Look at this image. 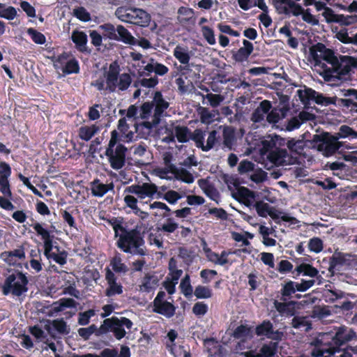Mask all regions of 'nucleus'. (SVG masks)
<instances>
[{
  "label": "nucleus",
  "mask_w": 357,
  "mask_h": 357,
  "mask_svg": "<svg viewBox=\"0 0 357 357\" xmlns=\"http://www.w3.org/2000/svg\"><path fill=\"white\" fill-rule=\"evenodd\" d=\"M132 326V321L126 317H111L110 318L105 319L99 328L92 324L87 328H79L77 332L78 335H79L84 340H88L93 334L96 337H101L111 331L113 332L117 340H121L125 337L126 335L124 327L130 330Z\"/></svg>",
  "instance_id": "1"
},
{
  "label": "nucleus",
  "mask_w": 357,
  "mask_h": 357,
  "mask_svg": "<svg viewBox=\"0 0 357 357\" xmlns=\"http://www.w3.org/2000/svg\"><path fill=\"white\" fill-rule=\"evenodd\" d=\"M356 337V331L347 326H340L334 335L323 333L313 340L311 355L313 357H323L324 350L328 351L330 347H342Z\"/></svg>",
  "instance_id": "2"
},
{
  "label": "nucleus",
  "mask_w": 357,
  "mask_h": 357,
  "mask_svg": "<svg viewBox=\"0 0 357 357\" xmlns=\"http://www.w3.org/2000/svg\"><path fill=\"white\" fill-rule=\"evenodd\" d=\"M120 71V66L116 61L110 63L109 70L104 73V78L96 79L92 82V86L99 91H126L132 84V77L128 73L121 74Z\"/></svg>",
  "instance_id": "3"
},
{
  "label": "nucleus",
  "mask_w": 357,
  "mask_h": 357,
  "mask_svg": "<svg viewBox=\"0 0 357 357\" xmlns=\"http://www.w3.org/2000/svg\"><path fill=\"white\" fill-rule=\"evenodd\" d=\"M3 275L5 279L1 284V289L4 296L11 294L20 298L26 294L29 284L26 274L16 268H7Z\"/></svg>",
  "instance_id": "4"
},
{
  "label": "nucleus",
  "mask_w": 357,
  "mask_h": 357,
  "mask_svg": "<svg viewBox=\"0 0 357 357\" xmlns=\"http://www.w3.org/2000/svg\"><path fill=\"white\" fill-rule=\"evenodd\" d=\"M33 230L38 236L43 240L44 255L48 260H52L61 266L66 264L68 252L58 245H54V236L45 229L39 222L32 225Z\"/></svg>",
  "instance_id": "5"
},
{
  "label": "nucleus",
  "mask_w": 357,
  "mask_h": 357,
  "mask_svg": "<svg viewBox=\"0 0 357 357\" xmlns=\"http://www.w3.org/2000/svg\"><path fill=\"white\" fill-rule=\"evenodd\" d=\"M357 68V59L351 56L340 55L336 59V62L331 63L324 70V77L327 81H331L333 78L346 80L350 77L352 68Z\"/></svg>",
  "instance_id": "6"
},
{
  "label": "nucleus",
  "mask_w": 357,
  "mask_h": 357,
  "mask_svg": "<svg viewBox=\"0 0 357 357\" xmlns=\"http://www.w3.org/2000/svg\"><path fill=\"white\" fill-rule=\"evenodd\" d=\"M119 240L116 245L118 248L125 253L132 255H139L143 256L145 255L144 250L140 248L144 245V239L142 234L137 229L131 230H125L119 234Z\"/></svg>",
  "instance_id": "7"
},
{
  "label": "nucleus",
  "mask_w": 357,
  "mask_h": 357,
  "mask_svg": "<svg viewBox=\"0 0 357 357\" xmlns=\"http://www.w3.org/2000/svg\"><path fill=\"white\" fill-rule=\"evenodd\" d=\"M115 15L122 22L142 27H147L151 22V15L146 10L134 7L117 8Z\"/></svg>",
  "instance_id": "8"
},
{
  "label": "nucleus",
  "mask_w": 357,
  "mask_h": 357,
  "mask_svg": "<svg viewBox=\"0 0 357 357\" xmlns=\"http://www.w3.org/2000/svg\"><path fill=\"white\" fill-rule=\"evenodd\" d=\"M313 147L317 149L325 157L333 155L341 147L339 137H336L328 132L315 134L312 138Z\"/></svg>",
  "instance_id": "9"
},
{
  "label": "nucleus",
  "mask_w": 357,
  "mask_h": 357,
  "mask_svg": "<svg viewBox=\"0 0 357 357\" xmlns=\"http://www.w3.org/2000/svg\"><path fill=\"white\" fill-rule=\"evenodd\" d=\"M310 54L314 61V66L322 68L323 73L334 62H336V59L334 50L329 49L323 43H317L310 48Z\"/></svg>",
  "instance_id": "10"
},
{
  "label": "nucleus",
  "mask_w": 357,
  "mask_h": 357,
  "mask_svg": "<svg viewBox=\"0 0 357 357\" xmlns=\"http://www.w3.org/2000/svg\"><path fill=\"white\" fill-rule=\"evenodd\" d=\"M270 162L276 167L298 164V157L289 152L287 149L275 148L267 155Z\"/></svg>",
  "instance_id": "11"
},
{
  "label": "nucleus",
  "mask_w": 357,
  "mask_h": 357,
  "mask_svg": "<svg viewBox=\"0 0 357 357\" xmlns=\"http://www.w3.org/2000/svg\"><path fill=\"white\" fill-rule=\"evenodd\" d=\"M127 149L124 144H117L114 148H106L105 155L108 158L111 168L119 170L126 164Z\"/></svg>",
  "instance_id": "12"
},
{
  "label": "nucleus",
  "mask_w": 357,
  "mask_h": 357,
  "mask_svg": "<svg viewBox=\"0 0 357 357\" xmlns=\"http://www.w3.org/2000/svg\"><path fill=\"white\" fill-rule=\"evenodd\" d=\"M272 4L279 15L298 16L306 10L294 0H272Z\"/></svg>",
  "instance_id": "13"
},
{
  "label": "nucleus",
  "mask_w": 357,
  "mask_h": 357,
  "mask_svg": "<svg viewBox=\"0 0 357 357\" xmlns=\"http://www.w3.org/2000/svg\"><path fill=\"white\" fill-rule=\"evenodd\" d=\"M27 242L17 245L16 248L4 251L0 254V259L10 266H15L20 261L26 259V245Z\"/></svg>",
  "instance_id": "14"
},
{
  "label": "nucleus",
  "mask_w": 357,
  "mask_h": 357,
  "mask_svg": "<svg viewBox=\"0 0 357 357\" xmlns=\"http://www.w3.org/2000/svg\"><path fill=\"white\" fill-rule=\"evenodd\" d=\"M340 96L341 110L357 113V89L341 90Z\"/></svg>",
  "instance_id": "15"
},
{
  "label": "nucleus",
  "mask_w": 357,
  "mask_h": 357,
  "mask_svg": "<svg viewBox=\"0 0 357 357\" xmlns=\"http://www.w3.org/2000/svg\"><path fill=\"white\" fill-rule=\"evenodd\" d=\"M105 280L107 281L109 287L106 288L105 295L112 297L116 294H121L123 287L121 284L116 282L115 273L109 268L105 270Z\"/></svg>",
  "instance_id": "16"
},
{
  "label": "nucleus",
  "mask_w": 357,
  "mask_h": 357,
  "mask_svg": "<svg viewBox=\"0 0 357 357\" xmlns=\"http://www.w3.org/2000/svg\"><path fill=\"white\" fill-rule=\"evenodd\" d=\"M242 43L243 46L232 54L233 60L240 63L247 61L254 50L253 44L248 40L243 39Z\"/></svg>",
  "instance_id": "17"
},
{
  "label": "nucleus",
  "mask_w": 357,
  "mask_h": 357,
  "mask_svg": "<svg viewBox=\"0 0 357 357\" xmlns=\"http://www.w3.org/2000/svg\"><path fill=\"white\" fill-rule=\"evenodd\" d=\"M154 106V114L158 116H163L164 112L169 107L168 101L165 100L160 91H155L153 94V101H150Z\"/></svg>",
  "instance_id": "18"
},
{
  "label": "nucleus",
  "mask_w": 357,
  "mask_h": 357,
  "mask_svg": "<svg viewBox=\"0 0 357 357\" xmlns=\"http://www.w3.org/2000/svg\"><path fill=\"white\" fill-rule=\"evenodd\" d=\"M181 74V77H183L186 79L190 78L195 79L199 77V73L200 71V66L190 63L187 64H183L177 67Z\"/></svg>",
  "instance_id": "19"
},
{
  "label": "nucleus",
  "mask_w": 357,
  "mask_h": 357,
  "mask_svg": "<svg viewBox=\"0 0 357 357\" xmlns=\"http://www.w3.org/2000/svg\"><path fill=\"white\" fill-rule=\"evenodd\" d=\"M283 142H280L279 144H286L287 149L290 151L291 153L296 156H300L303 154L305 147L306 146V142L303 139H281Z\"/></svg>",
  "instance_id": "20"
},
{
  "label": "nucleus",
  "mask_w": 357,
  "mask_h": 357,
  "mask_svg": "<svg viewBox=\"0 0 357 357\" xmlns=\"http://www.w3.org/2000/svg\"><path fill=\"white\" fill-rule=\"evenodd\" d=\"M71 40L78 51L82 53L89 52L87 48L88 38L85 32L75 30L72 32Z\"/></svg>",
  "instance_id": "21"
},
{
  "label": "nucleus",
  "mask_w": 357,
  "mask_h": 357,
  "mask_svg": "<svg viewBox=\"0 0 357 357\" xmlns=\"http://www.w3.org/2000/svg\"><path fill=\"white\" fill-rule=\"evenodd\" d=\"M159 278L155 273H145L139 284V290L143 292L149 293L158 286Z\"/></svg>",
  "instance_id": "22"
},
{
  "label": "nucleus",
  "mask_w": 357,
  "mask_h": 357,
  "mask_svg": "<svg viewBox=\"0 0 357 357\" xmlns=\"http://www.w3.org/2000/svg\"><path fill=\"white\" fill-rule=\"evenodd\" d=\"M153 312L165 317L171 318L176 313V307L173 303L168 301L153 303Z\"/></svg>",
  "instance_id": "23"
},
{
  "label": "nucleus",
  "mask_w": 357,
  "mask_h": 357,
  "mask_svg": "<svg viewBox=\"0 0 357 357\" xmlns=\"http://www.w3.org/2000/svg\"><path fill=\"white\" fill-rule=\"evenodd\" d=\"M116 41H121L128 45H135L137 39L132 36V33L128 31L124 26L119 24L116 26Z\"/></svg>",
  "instance_id": "24"
},
{
  "label": "nucleus",
  "mask_w": 357,
  "mask_h": 357,
  "mask_svg": "<svg viewBox=\"0 0 357 357\" xmlns=\"http://www.w3.org/2000/svg\"><path fill=\"white\" fill-rule=\"evenodd\" d=\"M91 193L94 197H102L110 190L114 188V183L104 184L98 178L94 179L91 183Z\"/></svg>",
  "instance_id": "25"
},
{
  "label": "nucleus",
  "mask_w": 357,
  "mask_h": 357,
  "mask_svg": "<svg viewBox=\"0 0 357 357\" xmlns=\"http://www.w3.org/2000/svg\"><path fill=\"white\" fill-rule=\"evenodd\" d=\"M340 97L335 96H326L323 93H318L317 98H315V103L324 107H328L331 105L335 106L341 109V104L340 102Z\"/></svg>",
  "instance_id": "26"
},
{
  "label": "nucleus",
  "mask_w": 357,
  "mask_h": 357,
  "mask_svg": "<svg viewBox=\"0 0 357 357\" xmlns=\"http://www.w3.org/2000/svg\"><path fill=\"white\" fill-rule=\"evenodd\" d=\"M99 127L96 124L82 126L78 129V137L84 141H89L99 131Z\"/></svg>",
  "instance_id": "27"
},
{
  "label": "nucleus",
  "mask_w": 357,
  "mask_h": 357,
  "mask_svg": "<svg viewBox=\"0 0 357 357\" xmlns=\"http://www.w3.org/2000/svg\"><path fill=\"white\" fill-rule=\"evenodd\" d=\"M346 260L344 253L335 252L329 259V271L334 273L335 270L345 264Z\"/></svg>",
  "instance_id": "28"
},
{
  "label": "nucleus",
  "mask_w": 357,
  "mask_h": 357,
  "mask_svg": "<svg viewBox=\"0 0 357 357\" xmlns=\"http://www.w3.org/2000/svg\"><path fill=\"white\" fill-rule=\"evenodd\" d=\"M158 187L152 183H143L139 186L138 198L153 197L155 194L158 195Z\"/></svg>",
  "instance_id": "29"
},
{
  "label": "nucleus",
  "mask_w": 357,
  "mask_h": 357,
  "mask_svg": "<svg viewBox=\"0 0 357 357\" xmlns=\"http://www.w3.org/2000/svg\"><path fill=\"white\" fill-rule=\"evenodd\" d=\"M274 307L277 312H280V314H286L287 316H293L295 314V309L294 308V302H289L285 303V301L282 303H280L278 301H275Z\"/></svg>",
  "instance_id": "30"
},
{
  "label": "nucleus",
  "mask_w": 357,
  "mask_h": 357,
  "mask_svg": "<svg viewBox=\"0 0 357 357\" xmlns=\"http://www.w3.org/2000/svg\"><path fill=\"white\" fill-rule=\"evenodd\" d=\"M175 137L180 143H186L190 140L192 132L185 126H176L174 128Z\"/></svg>",
  "instance_id": "31"
},
{
  "label": "nucleus",
  "mask_w": 357,
  "mask_h": 357,
  "mask_svg": "<svg viewBox=\"0 0 357 357\" xmlns=\"http://www.w3.org/2000/svg\"><path fill=\"white\" fill-rule=\"evenodd\" d=\"M232 337L236 340L245 339L248 337L252 338L253 337L252 327L243 324L236 326L235 330L233 331Z\"/></svg>",
  "instance_id": "32"
},
{
  "label": "nucleus",
  "mask_w": 357,
  "mask_h": 357,
  "mask_svg": "<svg viewBox=\"0 0 357 357\" xmlns=\"http://www.w3.org/2000/svg\"><path fill=\"white\" fill-rule=\"evenodd\" d=\"M174 56L183 65L189 63L190 61V54L187 47L180 45H176L174 50Z\"/></svg>",
  "instance_id": "33"
},
{
  "label": "nucleus",
  "mask_w": 357,
  "mask_h": 357,
  "mask_svg": "<svg viewBox=\"0 0 357 357\" xmlns=\"http://www.w3.org/2000/svg\"><path fill=\"white\" fill-rule=\"evenodd\" d=\"M110 266L112 269L116 273L126 274L128 271L126 264L122 262L120 254H116L112 258Z\"/></svg>",
  "instance_id": "34"
},
{
  "label": "nucleus",
  "mask_w": 357,
  "mask_h": 357,
  "mask_svg": "<svg viewBox=\"0 0 357 357\" xmlns=\"http://www.w3.org/2000/svg\"><path fill=\"white\" fill-rule=\"evenodd\" d=\"M318 93L319 92L311 88H307L304 90H298L297 96L303 104H307L310 101L315 100V98L317 96Z\"/></svg>",
  "instance_id": "35"
},
{
  "label": "nucleus",
  "mask_w": 357,
  "mask_h": 357,
  "mask_svg": "<svg viewBox=\"0 0 357 357\" xmlns=\"http://www.w3.org/2000/svg\"><path fill=\"white\" fill-rule=\"evenodd\" d=\"M278 350V342L271 341L262 345L259 353L263 357H274Z\"/></svg>",
  "instance_id": "36"
},
{
  "label": "nucleus",
  "mask_w": 357,
  "mask_h": 357,
  "mask_svg": "<svg viewBox=\"0 0 357 357\" xmlns=\"http://www.w3.org/2000/svg\"><path fill=\"white\" fill-rule=\"evenodd\" d=\"M346 295L351 296L352 298H354V296H351V294H346L340 289L327 290L325 291L324 296L326 302L333 303L340 298H345Z\"/></svg>",
  "instance_id": "37"
},
{
  "label": "nucleus",
  "mask_w": 357,
  "mask_h": 357,
  "mask_svg": "<svg viewBox=\"0 0 357 357\" xmlns=\"http://www.w3.org/2000/svg\"><path fill=\"white\" fill-rule=\"evenodd\" d=\"M291 326L296 329L304 328V331L312 329V323L306 317H294L291 320Z\"/></svg>",
  "instance_id": "38"
},
{
  "label": "nucleus",
  "mask_w": 357,
  "mask_h": 357,
  "mask_svg": "<svg viewBox=\"0 0 357 357\" xmlns=\"http://www.w3.org/2000/svg\"><path fill=\"white\" fill-rule=\"evenodd\" d=\"M234 141L235 130L231 126H225L223 130V144L231 150Z\"/></svg>",
  "instance_id": "39"
},
{
  "label": "nucleus",
  "mask_w": 357,
  "mask_h": 357,
  "mask_svg": "<svg viewBox=\"0 0 357 357\" xmlns=\"http://www.w3.org/2000/svg\"><path fill=\"white\" fill-rule=\"evenodd\" d=\"M323 356L325 357H352V354L347 349L341 347H330L328 351L323 350Z\"/></svg>",
  "instance_id": "40"
},
{
  "label": "nucleus",
  "mask_w": 357,
  "mask_h": 357,
  "mask_svg": "<svg viewBox=\"0 0 357 357\" xmlns=\"http://www.w3.org/2000/svg\"><path fill=\"white\" fill-rule=\"evenodd\" d=\"M61 71L66 75H70L73 73H78L80 71V67L76 58L72 57L70 61H68L65 65L61 67Z\"/></svg>",
  "instance_id": "41"
},
{
  "label": "nucleus",
  "mask_w": 357,
  "mask_h": 357,
  "mask_svg": "<svg viewBox=\"0 0 357 357\" xmlns=\"http://www.w3.org/2000/svg\"><path fill=\"white\" fill-rule=\"evenodd\" d=\"M273 324L270 320H265L256 326L255 333L258 337H267L273 331Z\"/></svg>",
  "instance_id": "42"
},
{
  "label": "nucleus",
  "mask_w": 357,
  "mask_h": 357,
  "mask_svg": "<svg viewBox=\"0 0 357 357\" xmlns=\"http://www.w3.org/2000/svg\"><path fill=\"white\" fill-rule=\"evenodd\" d=\"M99 30L102 31V34L105 38L115 40L116 27H115L114 24L110 23L100 24L99 26Z\"/></svg>",
  "instance_id": "43"
},
{
  "label": "nucleus",
  "mask_w": 357,
  "mask_h": 357,
  "mask_svg": "<svg viewBox=\"0 0 357 357\" xmlns=\"http://www.w3.org/2000/svg\"><path fill=\"white\" fill-rule=\"evenodd\" d=\"M138 109V117L143 120H147L152 114L153 111L154 112V106L152 102H150V101H145L141 106H139Z\"/></svg>",
  "instance_id": "44"
},
{
  "label": "nucleus",
  "mask_w": 357,
  "mask_h": 357,
  "mask_svg": "<svg viewBox=\"0 0 357 357\" xmlns=\"http://www.w3.org/2000/svg\"><path fill=\"white\" fill-rule=\"evenodd\" d=\"M159 81L157 76L151 77L149 78H142L137 79L134 82L133 86L134 87H145V88H153L158 85Z\"/></svg>",
  "instance_id": "45"
},
{
  "label": "nucleus",
  "mask_w": 357,
  "mask_h": 357,
  "mask_svg": "<svg viewBox=\"0 0 357 357\" xmlns=\"http://www.w3.org/2000/svg\"><path fill=\"white\" fill-rule=\"evenodd\" d=\"M173 174H175L176 179L185 183H192L194 182V177L192 173L185 168L176 169Z\"/></svg>",
  "instance_id": "46"
},
{
  "label": "nucleus",
  "mask_w": 357,
  "mask_h": 357,
  "mask_svg": "<svg viewBox=\"0 0 357 357\" xmlns=\"http://www.w3.org/2000/svg\"><path fill=\"white\" fill-rule=\"evenodd\" d=\"M17 15V10L15 7L9 6L6 7L4 3H0V17L7 20H13Z\"/></svg>",
  "instance_id": "47"
},
{
  "label": "nucleus",
  "mask_w": 357,
  "mask_h": 357,
  "mask_svg": "<svg viewBox=\"0 0 357 357\" xmlns=\"http://www.w3.org/2000/svg\"><path fill=\"white\" fill-rule=\"evenodd\" d=\"M199 119L204 124L209 125L215 120V113L208 110V108L201 107L199 108Z\"/></svg>",
  "instance_id": "48"
},
{
  "label": "nucleus",
  "mask_w": 357,
  "mask_h": 357,
  "mask_svg": "<svg viewBox=\"0 0 357 357\" xmlns=\"http://www.w3.org/2000/svg\"><path fill=\"white\" fill-rule=\"evenodd\" d=\"M296 291V289L295 287V282L291 280L287 281L283 285L280 290V294L282 295L281 300L283 301H286L287 298H289L291 294H295Z\"/></svg>",
  "instance_id": "49"
},
{
  "label": "nucleus",
  "mask_w": 357,
  "mask_h": 357,
  "mask_svg": "<svg viewBox=\"0 0 357 357\" xmlns=\"http://www.w3.org/2000/svg\"><path fill=\"white\" fill-rule=\"evenodd\" d=\"M205 132V130L197 128L194 130L191 135L190 140L195 143L197 148L202 150L204 144Z\"/></svg>",
  "instance_id": "50"
},
{
  "label": "nucleus",
  "mask_w": 357,
  "mask_h": 357,
  "mask_svg": "<svg viewBox=\"0 0 357 357\" xmlns=\"http://www.w3.org/2000/svg\"><path fill=\"white\" fill-rule=\"evenodd\" d=\"M281 214L282 212L280 211L275 210V208L273 207V208H271L269 213H268V215H269L270 218H273V220L276 222L277 220L279 219L284 222L291 223H294L296 221V219L294 217H291L287 214H284L281 216Z\"/></svg>",
  "instance_id": "51"
},
{
  "label": "nucleus",
  "mask_w": 357,
  "mask_h": 357,
  "mask_svg": "<svg viewBox=\"0 0 357 357\" xmlns=\"http://www.w3.org/2000/svg\"><path fill=\"white\" fill-rule=\"evenodd\" d=\"M157 197L165 199L170 204H175L178 200L181 199V195L180 193L176 192L175 190H170L165 194H162V192H158Z\"/></svg>",
  "instance_id": "52"
},
{
  "label": "nucleus",
  "mask_w": 357,
  "mask_h": 357,
  "mask_svg": "<svg viewBox=\"0 0 357 357\" xmlns=\"http://www.w3.org/2000/svg\"><path fill=\"white\" fill-rule=\"evenodd\" d=\"M180 288L181 293H183L186 298L192 296L193 290L190 283V276L188 274H186L185 276L182 278L180 283Z\"/></svg>",
  "instance_id": "53"
},
{
  "label": "nucleus",
  "mask_w": 357,
  "mask_h": 357,
  "mask_svg": "<svg viewBox=\"0 0 357 357\" xmlns=\"http://www.w3.org/2000/svg\"><path fill=\"white\" fill-rule=\"evenodd\" d=\"M218 141V132L215 130H211L208 135L206 144H204L202 151L207 152L213 149L215 144Z\"/></svg>",
  "instance_id": "54"
},
{
  "label": "nucleus",
  "mask_w": 357,
  "mask_h": 357,
  "mask_svg": "<svg viewBox=\"0 0 357 357\" xmlns=\"http://www.w3.org/2000/svg\"><path fill=\"white\" fill-rule=\"evenodd\" d=\"M205 255H206L207 259L211 262L215 264H220L221 266L225 265L228 263V259H220L219 254L215 253L211 250L208 248H204Z\"/></svg>",
  "instance_id": "55"
},
{
  "label": "nucleus",
  "mask_w": 357,
  "mask_h": 357,
  "mask_svg": "<svg viewBox=\"0 0 357 357\" xmlns=\"http://www.w3.org/2000/svg\"><path fill=\"white\" fill-rule=\"evenodd\" d=\"M204 99H207L210 106L213 107H219L220 103L225 100V96L220 94H214L208 93L203 96Z\"/></svg>",
  "instance_id": "56"
},
{
  "label": "nucleus",
  "mask_w": 357,
  "mask_h": 357,
  "mask_svg": "<svg viewBox=\"0 0 357 357\" xmlns=\"http://www.w3.org/2000/svg\"><path fill=\"white\" fill-rule=\"evenodd\" d=\"M108 223L112 226L114 231V236L117 237L118 234L122 232L123 231H126L127 229L123 227L122 218L113 217L112 218L108 220Z\"/></svg>",
  "instance_id": "57"
},
{
  "label": "nucleus",
  "mask_w": 357,
  "mask_h": 357,
  "mask_svg": "<svg viewBox=\"0 0 357 357\" xmlns=\"http://www.w3.org/2000/svg\"><path fill=\"white\" fill-rule=\"evenodd\" d=\"M255 208L259 217H267L268 213L273 208V206L264 201H257L255 204Z\"/></svg>",
  "instance_id": "58"
},
{
  "label": "nucleus",
  "mask_w": 357,
  "mask_h": 357,
  "mask_svg": "<svg viewBox=\"0 0 357 357\" xmlns=\"http://www.w3.org/2000/svg\"><path fill=\"white\" fill-rule=\"evenodd\" d=\"M194 295L197 298H208L213 296V291L207 287L198 285L194 290Z\"/></svg>",
  "instance_id": "59"
},
{
  "label": "nucleus",
  "mask_w": 357,
  "mask_h": 357,
  "mask_svg": "<svg viewBox=\"0 0 357 357\" xmlns=\"http://www.w3.org/2000/svg\"><path fill=\"white\" fill-rule=\"evenodd\" d=\"M27 34L31 36V40L35 44L43 45L46 42L45 35L33 28L27 29Z\"/></svg>",
  "instance_id": "60"
},
{
  "label": "nucleus",
  "mask_w": 357,
  "mask_h": 357,
  "mask_svg": "<svg viewBox=\"0 0 357 357\" xmlns=\"http://www.w3.org/2000/svg\"><path fill=\"white\" fill-rule=\"evenodd\" d=\"M96 314L95 310L89 309L86 312H81L78 314L77 323L80 326H86L89 323L90 318Z\"/></svg>",
  "instance_id": "61"
},
{
  "label": "nucleus",
  "mask_w": 357,
  "mask_h": 357,
  "mask_svg": "<svg viewBox=\"0 0 357 357\" xmlns=\"http://www.w3.org/2000/svg\"><path fill=\"white\" fill-rule=\"evenodd\" d=\"M172 155L171 153H165L163 155V161L165 165L164 173H174L176 170V167L175 165L172 163Z\"/></svg>",
  "instance_id": "62"
},
{
  "label": "nucleus",
  "mask_w": 357,
  "mask_h": 357,
  "mask_svg": "<svg viewBox=\"0 0 357 357\" xmlns=\"http://www.w3.org/2000/svg\"><path fill=\"white\" fill-rule=\"evenodd\" d=\"M177 13L178 15L183 16L181 22H189L192 20L194 15V10L190 8H188L185 6H181L177 10Z\"/></svg>",
  "instance_id": "63"
},
{
  "label": "nucleus",
  "mask_w": 357,
  "mask_h": 357,
  "mask_svg": "<svg viewBox=\"0 0 357 357\" xmlns=\"http://www.w3.org/2000/svg\"><path fill=\"white\" fill-rule=\"evenodd\" d=\"M73 15L77 17V20H79L82 22H89L91 20V16L87 10L81 6L73 10Z\"/></svg>",
  "instance_id": "64"
}]
</instances>
